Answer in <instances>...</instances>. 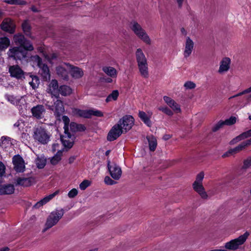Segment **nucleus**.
<instances>
[{
    "label": "nucleus",
    "mask_w": 251,
    "mask_h": 251,
    "mask_svg": "<svg viewBox=\"0 0 251 251\" xmlns=\"http://www.w3.org/2000/svg\"><path fill=\"white\" fill-rule=\"evenodd\" d=\"M75 156H71L69 158V160H68L69 163V164H72V163L74 162V161H75Z\"/></svg>",
    "instance_id": "nucleus-64"
},
{
    "label": "nucleus",
    "mask_w": 251,
    "mask_h": 251,
    "mask_svg": "<svg viewBox=\"0 0 251 251\" xmlns=\"http://www.w3.org/2000/svg\"><path fill=\"white\" fill-rule=\"evenodd\" d=\"M6 2L10 4H24V1H6Z\"/></svg>",
    "instance_id": "nucleus-58"
},
{
    "label": "nucleus",
    "mask_w": 251,
    "mask_h": 251,
    "mask_svg": "<svg viewBox=\"0 0 251 251\" xmlns=\"http://www.w3.org/2000/svg\"><path fill=\"white\" fill-rule=\"evenodd\" d=\"M250 235L248 231L245 232L243 235L238 238L231 240L225 244V248L227 250L235 251L239 249V247L246 242Z\"/></svg>",
    "instance_id": "nucleus-5"
},
{
    "label": "nucleus",
    "mask_w": 251,
    "mask_h": 251,
    "mask_svg": "<svg viewBox=\"0 0 251 251\" xmlns=\"http://www.w3.org/2000/svg\"><path fill=\"white\" fill-rule=\"evenodd\" d=\"M15 182L17 185L28 187L33 184L35 182V180L33 177L24 176L16 178L15 179Z\"/></svg>",
    "instance_id": "nucleus-12"
},
{
    "label": "nucleus",
    "mask_w": 251,
    "mask_h": 251,
    "mask_svg": "<svg viewBox=\"0 0 251 251\" xmlns=\"http://www.w3.org/2000/svg\"><path fill=\"white\" fill-rule=\"evenodd\" d=\"M242 143L243 146H244L245 148L246 149V148L248 146L251 145V138Z\"/></svg>",
    "instance_id": "nucleus-60"
},
{
    "label": "nucleus",
    "mask_w": 251,
    "mask_h": 251,
    "mask_svg": "<svg viewBox=\"0 0 251 251\" xmlns=\"http://www.w3.org/2000/svg\"><path fill=\"white\" fill-rule=\"evenodd\" d=\"M91 184V181L88 180H83L80 184L79 188L82 190H84Z\"/></svg>",
    "instance_id": "nucleus-51"
},
{
    "label": "nucleus",
    "mask_w": 251,
    "mask_h": 251,
    "mask_svg": "<svg viewBox=\"0 0 251 251\" xmlns=\"http://www.w3.org/2000/svg\"><path fill=\"white\" fill-rule=\"evenodd\" d=\"M10 40L7 37L0 38V50H3L7 49L10 45Z\"/></svg>",
    "instance_id": "nucleus-33"
},
{
    "label": "nucleus",
    "mask_w": 251,
    "mask_h": 251,
    "mask_svg": "<svg viewBox=\"0 0 251 251\" xmlns=\"http://www.w3.org/2000/svg\"><path fill=\"white\" fill-rule=\"evenodd\" d=\"M137 65L148 63L147 59L141 49H137L135 52Z\"/></svg>",
    "instance_id": "nucleus-25"
},
{
    "label": "nucleus",
    "mask_w": 251,
    "mask_h": 251,
    "mask_svg": "<svg viewBox=\"0 0 251 251\" xmlns=\"http://www.w3.org/2000/svg\"><path fill=\"white\" fill-rule=\"evenodd\" d=\"M45 57L50 62H51L52 60L56 58L57 55L55 53H52L51 54H44Z\"/></svg>",
    "instance_id": "nucleus-56"
},
{
    "label": "nucleus",
    "mask_w": 251,
    "mask_h": 251,
    "mask_svg": "<svg viewBox=\"0 0 251 251\" xmlns=\"http://www.w3.org/2000/svg\"><path fill=\"white\" fill-rule=\"evenodd\" d=\"M59 190H57L55 192H54L53 193L45 197L42 200H41L37 202L34 205V207L35 208H38L40 207L41 206H43L44 204H45L46 203H47L50 200L52 199L55 196L58 195L59 193Z\"/></svg>",
    "instance_id": "nucleus-24"
},
{
    "label": "nucleus",
    "mask_w": 251,
    "mask_h": 251,
    "mask_svg": "<svg viewBox=\"0 0 251 251\" xmlns=\"http://www.w3.org/2000/svg\"><path fill=\"white\" fill-rule=\"evenodd\" d=\"M70 74L75 79H80L84 75V72L81 68L71 64Z\"/></svg>",
    "instance_id": "nucleus-21"
},
{
    "label": "nucleus",
    "mask_w": 251,
    "mask_h": 251,
    "mask_svg": "<svg viewBox=\"0 0 251 251\" xmlns=\"http://www.w3.org/2000/svg\"><path fill=\"white\" fill-rule=\"evenodd\" d=\"M230 59L228 57L224 58L220 62L218 72L222 74L228 71L230 68Z\"/></svg>",
    "instance_id": "nucleus-23"
},
{
    "label": "nucleus",
    "mask_w": 251,
    "mask_h": 251,
    "mask_svg": "<svg viewBox=\"0 0 251 251\" xmlns=\"http://www.w3.org/2000/svg\"><path fill=\"white\" fill-rule=\"evenodd\" d=\"M107 167L111 176L115 180H119L122 173L121 167L115 163H111L109 160Z\"/></svg>",
    "instance_id": "nucleus-11"
},
{
    "label": "nucleus",
    "mask_w": 251,
    "mask_h": 251,
    "mask_svg": "<svg viewBox=\"0 0 251 251\" xmlns=\"http://www.w3.org/2000/svg\"><path fill=\"white\" fill-rule=\"evenodd\" d=\"M61 140L63 146L68 149L71 148L74 144V140L68 131H64V134L61 136Z\"/></svg>",
    "instance_id": "nucleus-20"
},
{
    "label": "nucleus",
    "mask_w": 251,
    "mask_h": 251,
    "mask_svg": "<svg viewBox=\"0 0 251 251\" xmlns=\"http://www.w3.org/2000/svg\"><path fill=\"white\" fill-rule=\"evenodd\" d=\"M46 105L50 110L53 111L55 116L58 118H60L64 112L65 108L63 102L60 100H57L54 102L53 104L52 105L49 104L48 102L46 104Z\"/></svg>",
    "instance_id": "nucleus-10"
},
{
    "label": "nucleus",
    "mask_w": 251,
    "mask_h": 251,
    "mask_svg": "<svg viewBox=\"0 0 251 251\" xmlns=\"http://www.w3.org/2000/svg\"><path fill=\"white\" fill-rule=\"evenodd\" d=\"M72 93L71 88L67 85H62L59 87V94L60 93L63 96H67L71 95Z\"/></svg>",
    "instance_id": "nucleus-31"
},
{
    "label": "nucleus",
    "mask_w": 251,
    "mask_h": 251,
    "mask_svg": "<svg viewBox=\"0 0 251 251\" xmlns=\"http://www.w3.org/2000/svg\"><path fill=\"white\" fill-rule=\"evenodd\" d=\"M5 166L2 162H0V176H2L5 173Z\"/></svg>",
    "instance_id": "nucleus-59"
},
{
    "label": "nucleus",
    "mask_w": 251,
    "mask_h": 251,
    "mask_svg": "<svg viewBox=\"0 0 251 251\" xmlns=\"http://www.w3.org/2000/svg\"><path fill=\"white\" fill-rule=\"evenodd\" d=\"M129 27L133 33L144 42L148 45L151 44V40L146 30L135 20L130 22Z\"/></svg>",
    "instance_id": "nucleus-1"
},
{
    "label": "nucleus",
    "mask_w": 251,
    "mask_h": 251,
    "mask_svg": "<svg viewBox=\"0 0 251 251\" xmlns=\"http://www.w3.org/2000/svg\"><path fill=\"white\" fill-rule=\"evenodd\" d=\"M231 151V150L229 149L228 151H227L225 153H224L223 155H222V157L223 158H225V157H228L230 155H233Z\"/></svg>",
    "instance_id": "nucleus-61"
},
{
    "label": "nucleus",
    "mask_w": 251,
    "mask_h": 251,
    "mask_svg": "<svg viewBox=\"0 0 251 251\" xmlns=\"http://www.w3.org/2000/svg\"><path fill=\"white\" fill-rule=\"evenodd\" d=\"M9 72L12 77L17 79H22L25 77L24 72L18 65H15L9 66Z\"/></svg>",
    "instance_id": "nucleus-16"
},
{
    "label": "nucleus",
    "mask_w": 251,
    "mask_h": 251,
    "mask_svg": "<svg viewBox=\"0 0 251 251\" xmlns=\"http://www.w3.org/2000/svg\"><path fill=\"white\" fill-rule=\"evenodd\" d=\"M7 99L9 101L13 104H16L17 103V99H16L12 95H8L7 96Z\"/></svg>",
    "instance_id": "nucleus-57"
},
{
    "label": "nucleus",
    "mask_w": 251,
    "mask_h": 251,
    "mask_svg": "<svg viewBox=\"0 0 251 251\" xmlns=\"http://www.w3.org/2000/svg\"><path fill=\"white\" fill-rule=\"evenodd\" d=\"M147 139L149 142L150 150L151 151H154L157 146L156 138L153 136H150L147 137Z\"/></svg>",
    "instance_id": "nucleus-32"
},
{
    "label": "nucleus",
    "mask_w": 251,
    "mask_h": 251,
    "mask_svg": "<svg viewBox=\"0 0 251 251\" xmlns=\"http://www.w3.org/2000/svg\"><path fill=\"white\" fill-rule=\"evenodd\" d=\"M158 110L163 112L168 116H172L173 115V112L167 106H160Z\"/></svg>",
    "instance_id": "nucleus-43"
},
{
    "label": "nucleus",
    "mask_w": 251,
    "mask_h": 251,
    "mask_svg": "<svg viewBox=\"0 0 251 251\" xmlns=\"http://www.w3.org/2000/svg\"><path fill=\"white\" fill-rule=\"evenodd\" d=\"M237 143H238V141L236 140V138L235 137L234 138H233L232 140H231L230 141L229 144L231 145H233L236 144Z\"/></svg>",
    "instance_id": "nucleus-63"
},
{
    "label": "nucleus",
    "mask_w": 251,
    "mask_h": 251,
    "mask_svg": "<svg viewBox=\"0 0 251 251\" xmlns=\"http://www.w3.org/2000/svg\"><path fill=\"white\" fill-rule=\"evenodd\" d=\"M14 169L17 172H23L25 169V163L23 158L19 155H15L12 159Z\"/></svg>",
    "instance_id": "nucleus-14"
},
{
    "label": "nucleus",
    "mask_w": 251,
    "mask_h": 251,
    "mask_svg": "<svg viewBox=\"0 0 251 251\" xmlns=\"http://www.w3.org/2000/svg\"><path fill=\"white\" fill-rule=\"evenodd\" d=\"M245 149V148L244 146H243L242 143H241V144L238 145L236 147L232 148V149H230V150H231L230 152H231L233 155V154H236V153L241 151Z\"/></svg>",
    "instance_id": "nucleus-42"
},
{
    "label": "nucleus",
    "mask_w": 251,
    "mask_h": 251,
    "mask_svg": "<svg viewBox=\"0 0 251 251\" xmlns=\"http://www.w3.org/2000/svg\"><path fill=\"white\" fill-rule=\"evenodd\" d=\"M70 129L72 132L83 131L86 129V127L83 125L77 124L75 123L72 122L70 125Z\"/></svg>",
    "instance_id": "nucleus-30"
},
{
    "label": "nucleus",
    "mask_w": 251,
    "mask_h": 251,
    "mask_svg": "<svg viewBox=\"0 0 251 251\" xmlns=\"http://www.w3.org/2000/svg\"><path fill=\"white\" fill-rule=\"evenodd\" d=\"M62 154V151L60 150L58 151L56 154L51 158V163L53 165L57 164L61 160Z\"/></svg>",
    "instance_id": "nucleus-37"
},
{
    "label": "nucleus",
    "mask_w": 251,
    "mask_h": 251,
    "mask_svg": "<svg viewBox=\"0 0 251 251\" xmlns=\"http://www.w3.org/2000/svg\"><path fill=\"white\" fill-rule=\"evenodd\" d=\"M104 181L106 184L110 185L115 184L117 183L116 181L111 179L108 176H106L105 177Z\"/></svg>",
    "instance_id": "nucleus-54"
},
{
    "label": "nucleus",
    "mask_w": 251,
    "mask_h": 251,
    "mask_svg": "<svg viewBox=\"0 0 251 251\" xmlns=\"http://www.w3.org/2000/svg\"><path fill=\"white\" fill-rule=\"evenodd\" d=\"M33 60L40 68L39 72L43 78L46 80L50 79V75L48 66L42 62V59L38 55L33 57Z\"/></svg>",
    "instance_id": "nucleus-6"
},
{
    "label": "nucleus",
    "mask_w": 251,
    "mask_h": 251,
    "mask_svg": "<svg viewBox=\"0 0 251 251\" xmlns=\"http://www.w3.org/2000/svg\"><path fill=\"white\" fill-rule=\"evenodd\" d=\"M30 77L32 78V80L31 81H30L29 83L32 88L35 89L38 86L39 84V79L38 77L35 75H30Z\"/></svg>",
    "instance_id": "nucleus-41"
},
{
    "label": "nucleus",
    "mask_w": 251,
    "mask_h": 251,
    "mask_svg": "<svg viewBox=\"0 0 251 251\" xmlns=\"http://www.w3.org/2000/svg\"><path fill=\"white\" fill-rule=\"evenodd\" d=\"M251 93V86L250 87L244 90V91H243L241 92H239L238 94H237L233 96L229 97L228 98V100H231L233 98H236V97H237L239 96H241L243 95H244V94H246L247 93Z\"/></svg>",
    "instance_id": "nucleus-48"
},
{
    "label": "nucleus",
    "mask_w": 251,
    "mask_h": 251,
    "mask_svg": "<svg viewBox=\"0 0 251 251\" xmlns=\"http://www.w3.org/2000/svg\"><path fill=\"white\" fill-rule=\"evenodd\" d=\"M141 75L144 78L149 76V70L148 63L137 65Z\"/></svg>",
    "instance_id": "nucleus-28"
},
{
    "label": "nucleus",
    "mask_w": 251,
    "mask_h": 251,
    "mask_svg": "<svg viewBox=\"0 0 251 251\" xmlns=\"http://www.w3.org/2000/svg\"><path fill=\"white\" fill-rule=\"evenodd\" d=\"M31 111L33 117L37 119H41L44 117L46 109L43 105L38 104L33 107Z\"/></svg>",
    "instance_id": "nucleus-17"
},
{
    "label": "nucleus",
    "mask_w": 251,
    "mask_h": 251,
    "mask_svg": "<svg viewBox=\"0 0 251 251\" xmlns=\"http://www.w3.org/2000/svg\"><path fill=\"white\" fill-rule=\"evenodd\" d=\"M224 125L225 124L224 122L223 121H220L217 124L213 126L212 130L213 132H216L222 128Z\"/></svg>",
    "instance_id": "nucleus-52"
},
{
    "label": "nucleus",
    "mask_w": 251,
    "mask_h": 251,
    "mask_svg": "<svg viewBox=\"0 0 251 251\" xmlns=\"http://www.w3.org/2000/svg\"><path fill=\"white\" fill-rule=\"evenodd\" d=\"M88 113L89 115H90V118H91L92 116H95L99 117L103 116L102 112L98 110H88Z\"/></svg>",
    "instance_id": "nucleus-44"
},
{
    "label": "nucleus",
    "mask_w": 251,
    "mask_h": 251,
    "mask_svg": "<svg viewBox=\"0 0 251 251\" xmlns=\"http://www.w3.org/2000/svg\"><path fill=\"white\" fill-rule=\"evenodd\" d=\"M73 113L74 115L77 116L85 118H90V115H89L88 110H80L75 108L73 110Z\"/></svg>",
    "instance_id": "nucleus-29"
},
{
    "label": "nucleus",
    "mask_w": 251,
    "mask_h": 251,
    "mask_svg": "<svg viewBox=\"0 0 251 251\" xmlns=\"http://www.w3.org/2000/svg\"><path fill=\"white\" fill-rule=\"evenodd\" d=\"M117 124L126 133L132 128L134 124V119L131 116H125L119 120Z\"/></svg>",
    "instance_id": "nucleus-9"
},
{
    "label": "nucleus",
    "mask_w": 251,
    "mask_h": 251,
    "mask_svg": "<svg viewBox=\"0 0 251 251\" xmlns=\"http://www.w3.org/2000/svg\"><path fill=\"white\" fill-rule=\"evenodd\" d=\"M27 52L21 47H13L9 50L7 54L9 57L14 59H22L26 56Z\"/></svg>",
    "instance_id": "nucleus-8"
},
{
    "label": "nucleus",
    "mask_w": 251,
    "mask_h": 251,
    "mask_svg": "<svg viewBox=\"0 0 251 251\" xmlns=\"http://www.w3.org/2000/svg\"><path fill=\"white\" fill-rule=\"evenodd\" d=\"M20 47H21L24 50H25L26 52L27 50L31 51L34 49V48L30 42L26 39L25 40L24 43L22 44Z\"/></svg>",
    "instance_id": "nucleus-40"
},
{
    "label": "nucleus",
    "mask_w": 251,
    "mask_h": 251,
    "mask_svg": "<svg viewBox=\"0 0 251 251\" xmlns=\"http://www.w3.org/2000/svg\"><path fill=\"white\" fill-rule=\"evenodd\" d=\"M12 143L9 137H2L1 138L0 146L3 149H6L10 147Z\"/></svg>",
    "instance_id": "nucleus-34"
},
{
    "label": "nucleus",
    "mask_w": 251,
    "mask_h": 251,
    "mask_svg": "<svg viewBox=\"0 0 251 251\" xmlns=\"http://www.w3.org/2000/svg\"><path fill=\"white\" fill-rule=\"evenodd\" d=\"M15 188L12 184L0 186V195H10L14 192Z\"/></svg>",
    "instance_id": "nucleus-26"
},
{
    "label": "nucleus",
    "mask_w": 251,
    "mask_h": 251,
    "mask_svg": "<svg viewBox=\"0 0 251 251\" xmlns=\"http://www.w3.org/2000/svg\"><path fill=\"white\" fill-rule=\"evenodd\" d=\"M102 71L111 78L117 77L118 72L114 67L107 66H103L102 68Z\"/></svg>",
    "instance_id": "nucleus-27"
},
{
    "label": "nucleus",
    "mask_w": 251,
    "mask_h": 251,
    "mask_svg": "<svg viewBox=\"0 0 251 251\" xmlns=\"http://www.w3.org/2000/svg\"><path fill=\"white\" fill-rule=\"evenodd\" d=\"M23 30L25 33L27 35H29L30 33L31 26L27 21H25L22 25Z\"/></svg>",
    "instance_id": "nucleus-38"
},
{
    "label": "nucleus",
    "mask_w": 251,
    "mask_h": 251,
    "mask_svg": "<svg viewBox=\"0 0 251 251\" xmlns=\"http://www.w3.org/2000/svg\"><path fill=\"white\" fill-rule=\"evenodd\" d=\"M225 125L231 126L234 124L236 122V118L231 116L229 119L223 121Z\"/></svg>",
    "instance_id": "nucleus-50"
},
{
    "label": "nucleus",
    "mask_w": 251,
    "mask_h": 251,
    "mask_svg": "<svg viewBox=\"0 0 251 251\" xmlns=\"http://www.w3.org/2000/svg\"><path fill=\"white\" fill-rule=\"evenodd\" d=\"M1 29L10 33H13L15 31V25L13 21L9 18L3 20L1 25Z\"/></svg>",
    "instance_id": "nucleus-18"
},
{
    "label": "nucleus",
    "mask_w": 251,
    "mask_h": 251,
    "mask_svg": "<svg viewBox=\"0 0 251 251\" xmlns=\"http://www.w3.org/2000/svg\"><path fill=\"white\" fill-rule=\"evenodd\" d=\"M64 215V210L62 209L55 210L51 212L47 219L45 224V228L43 229L45 232L48 229L52 227L57 224Z\"/></svg>",
    "instance_id": "nucleus-4"
},
{
    "label": "nucleus",
    "mask_w": 251,
    "mask_h": 251,
    "mask_svg": "<svg viewBox=\"0 0 251 251\" xmlns=\"http://www.w3.org/2000/svg\"><path fill=\"white\" fill-rule=\"evenodd\" d=\"M194 43L189 37L186 38L185 43V48L183 52L184 57H188L192 53L194 49Z\"/></svg>",
    "instance_id": "nucleus-22"
},
{
    "label": "nucleus",
    "mask_w": 251,
    "mask_h": 251,
    "mask_svg": "<svg viewBox=\"0 0 251 251\" xmlns=\"http://www.w3.org/2000/svg\"><path fill=\"white\" fill-rule=\"evenodd\" d=\"M59 89L58 82L56 79H52L50 82L47 89L48 93L50 94L52 97L54 96L56 98H58Z\"/></svg>",
    "instance_id": "nucleus-15"
},
{
    "label": "nucleus",
    "mask_w": 251,
    "mask_h": 251,
    "mask_svg": "<svg viewBox=\"0 0 251 251\" xmlns=\"http://www.w3.org/2000/svg\"><path fill=\"white\" fill-rule=\"evenodd\" d=\"M163 100L165 103L174 111L175 113H178L181 112L180 105L177 103L171 98L168 96H164Z\"/></svg>",
    "instance_id": "nucleus-19"
},
{
    "label": "nucleus",
    "mask_w": 251,
    "mask_h": 251,
    "mask_svg": "<svg viewBox=\"0 0 251 251\" xmlns=\"http://www.w3.org/2000/svg\"><path fill=\"white\" fill-rule=\"evenodd\" d=\"M139 117L149 126L151 125V122L146 113L143 111H139Z\"/></svg>",
    "instance_id": "nucleus-36"
},
{
    "label": "nucleus",
    "mask_w": 251,
    "mask_h": 251,
    "mask_svg": "<svg viewBox=\"0 0 251 251\" xmlns=\"http://www.w3.org/2000/svg\"><path fill=\"white\" fill-rule=\"evenodd\" d=\"M251 137L248 131H247L246 132H243L239 135L236 136L235 138L237 140L238 142H240L241 140H243L245 139H246L248 137Z\"/></svg>",
    "instance_id": "nucleus-47"
},
{
    "label": "nucleus",
    "mask_w": 251,
    "mask_h": 251,
    "mask_svg": "<svg viewBox=\"0 0 251 251\" xmlns=\"http://www.w3.org/2000/svg\"><path fill=\"white\" fill-rule=\"evenodd\" d=\"M70 67L71 64L69 63H63L58 65L55 68L56 75L62 79L68 80Z\"/></svg>",
    "instance_id": "nucleus-7"
},
{
    "label": "nucleus",
    "mask_w": 251,
    "mask_h": 251,
    "mask_svg": "<svg viewBox=\"0 0 251 251\" xmlns=\"http://www.w3.org/2000/svg\"><path fill=\"white\" fill-rule=\"evenodd\" d=\"M62 120L64 123V131H69V125L70 123V119L67 116H63L62 117Z\"/></svg>",
    "instance_id": "nucleus-49"
},
{
    "label": "nucleus",
    "mask_w": 251,
    "mask_h": 251,
    "mask_svg": "<svg viewBox=\"0 0 251 251\" xmlns=\"http://www.w3.org/2000/svg\"><path fill=\"white\" fill-rule=\"evenodd\" d=\"M46 159L42 158H37L36 160V164L38 168L42 169L46 165Z\"/></svg>",
    "instance_id": "nucleus-45"
},
{
    "label": "nucleus",
    "mask_w": 251,
    "mask_h": 251,
    "mask_svg": "<svg viewBox=\"0 0 251 251\" xmlns=\"http://www.w3.org/2000/svg\"><path fill=\"white\" fill-rule=\"evenodd\" d=\"M184 86L187 89H192L196 87V84L192 81H187L184 83Z\"/></svg>",
    "instance_id": "nucleus-53"
},
{
    "label": "nucleus",
    "mask_w": 251,
    "mask_h": 251,
    "mask_svg": "<svg viewBox=\"0 0 251 251\" xmlns=\"http://www.w3.org/2000/svg\"><path fill=\"white\" fill-rule=\"evenodd\" d=\"M32 137L35 142L45 145L50 141V134L45 128L38 126L33 129Z\"/></svg>",
    "instance_id": "nucleus-2"
},
{
    "label": "nucleus",
    "mask_w": 251,
    "mask_h": 251,
    "mask_svg": "<svg viewBox=\"0 0 251 251\" xmlns=\"http://www.w3.org/2000/svg\"><path fill=\"white\" fill-rule=\"evenodd\" d=\"M250 167H251V156H249L244 160L242 168L246 170Z\"/></svg>",
    "instance_id": "nucleus-46"
},
{
    "label": "nucleus",
    "mask_w": 251,
    "mask_h": 251,
    "mask_svg": "<svg viewBox=\"0 0 251 251\" xmlns=\"http://www.w3.org/2000/svg\"><path fill=\"white\" fill-rule=\"evenodd\" d=\"M119 96V92L118 90H114L112 92L108 95L106 99V101L108 102L112 100H115L117 99Z\"/></svg>",
    "instance_id": "nucleus-39"
},
{
    "label": "nucleus",
    "mask_w": 251,
    "mask_h": 251,
    "mask_svg": "<svg viewBox=\"0 0 251 251\" xmlns=\"http://www.w3.org/2000/svg\"><path fill=\"white\" fill-rule=\"evenodd\" d=\"M204 176V174L203 172H201L197 174L196 180L192 184V187L194 191L200 196L201 199L207 200L208 199V195L202 185Z\"/></svg>",
    "instance_id": "nucleus-3"
},
{
    "label": "nucleus",
    "mask_w": 251,
    "mask_h": 251,
    "mask_svg": "<svg viewBox=\"0 0 251 251\" xmlns=\"http://www.w3.org/2000/svg\"><path fill=\"white\" fill-rule=\"evenodd\" d=\"M123 133H125L123 129H122L119 125L117 124L109 131L107 139L108 141H113L117 139Z\"/></svg>",
    "instance_id": "nucleus-13"
},
{
    "label": "nucleus",
    "mask_w": 251,
    "mask_h": 251,
    "mask_svg": "<svg viewBox=\"0 0 251 251\" xmlns=\"http://www.w3.org/2000/svg\"><path fill=\"white\" fill-rule=\"evenodd\" d=\"M59 146V145L58 144H54L52 145V150L53 152L55 151H56L58 150V148Z\"/></svg>",
    "instance_id": "nucleus-62"
},
{
    "label": "nucleus",
    "mask_w": 251,
    "mask_h": 251,
    "mask_svg": "<svg viewBox=\"0 0 251 251\" xmlns=\"http://www.w3.org/2000/svg\"><path fill=\"white\" fill-rule=\"evenodd\" d=\"M78 194L77 189L74 188L69 191L68 196L70 198H73L75 197Z\"/></svg>",
    "instance_id": "nucleus-55"
},
{
    "label": "nucleus",
    "mask_w": 251,
    "mask_h": 251,
    "mask_svg": "<svg viewBox=\"0 0 251 251\" xmlns=\"http://www.w3.org/2000/svg\"><path fill=\"white\" fill-rule=\"evenodd\" d=\"M14 41L16 45H21L24 43L25 40L24 36L21 34H16L14 36Z\"/></svg>",
    "instance_id": "nucleus-35"
}]
</instances>
